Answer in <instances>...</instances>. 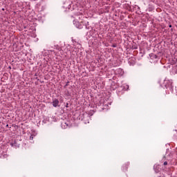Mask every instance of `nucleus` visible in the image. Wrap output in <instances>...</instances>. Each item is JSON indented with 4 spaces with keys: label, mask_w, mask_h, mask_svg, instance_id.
Listing matches in <instances>:
<instances>
[{
    "label": "nucleus",
    "mask_w": 177,
    "mask_h": 177,
    "mask_svg": "<svg viewBox=\"0 0 177 177\" xmlns=\"http://www.w3.org/2000/svg\"><path fill=\"white\" fill-rule=\"evenodd\" d=\"M53 107H59V100L55 99L53 100Z\"/></svg>",
    "instance_id": "1"
},
{
    "label": "nucleus",
    "mask_w": 177,
    "mask_h": 177,
    "mask_svg": "<svg viewBox=\"0 0 177 177\" xmlns=\"http://www.w3.org/2000/svg\"><path fill=\"white\" fill-rule=\"evenodd\" d=\"M165 86L167 88L169 87V86H172V82L171 81H165Z\"/></svg>",
    "instance_id": "2"
},
{
    "label": "nucleus",
    "mask_w": 177,
    "mask_h": 177,
    "mask_svg": "<svg viewBox=\"0 0 177 177\" xmlns=\"http://www.w3.org/2000/svg\"><path fill=\"white\" fill-rule=\"evenodd\" d=\"M164 165H168V162H164Z\"/></svg>",
    "instance_id": "3"
}]
</instances>
